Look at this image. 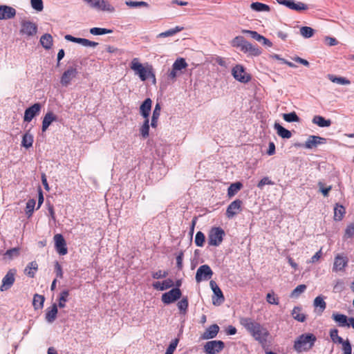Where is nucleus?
Returning a JSON list of instances; mask_svg holds the SVG:
<instances>
[{
    "label": "nucleus",
    "mask_w": 354,
    "mask_h": 354,
    "mask_svg": "<svg viewBox=\"0 0 354 354\" xmlns=\"http://www.w3.org/2000/svg\"><path fill=\"white\" fill-rule=\"evenodd\" d=\"M240 324L250 335L264 347L270 341V334L268 330L259 322L250 317H241Z\"/></svg>",
    "instance_id": "1"
},
{
    "label": "nucleus",
    "mask_w": 354,
    "mask_h": 354,
    "mask_svg": "<svg viewBox=\"0 0 354 354\" xmlns=\"http://www.w3.org/2000/svg\"><path fill=\"white\" fill-rule=\"evenodd\" d=\"M316 339L313 333L302 334L295 341L294 348L297 352L307 351L314 346Z\"/></svg>",
    "instance_id": "2"
},
{
    "label": "nucleus",
    "mask_w": 354,
    "mask_h": 354,
    "mask_svg": "<svg viewBox=\"0 0 354 354\" xmlns=\"http://www.w3.org/2000/svg\"><path fill=\"white\" fill-rule=\"evenodd\" d=\"M131 68L138 75L142 81H145L149 77L155 80V75L152 71V68H145L140 63L137 58H134L131 63Z\"/></svg>",
    "instance_id": "3"
},
{
    "label": "nucleus",
    "mask_w": 354,
    "mask_h": 354,
    "mask_svg": "<svg viewBox=\"0 0 354 354\" xmlns=\"http://www.w3.org/2000/svg\"><path fill=\"white\" fill-rule=\"evenodd\" d=\"M89 8L104 12L112 13L115 11L114 6L109 0H82Z\"/></svg>",
    "instance_id": "4"
},
{
    "label": "nucleus",
    "mask_w": 354,
    "mask_h": 354,
    "mask_svg": "<svg viewBox=\"0 0 354 354\" xmlns=\"http://www.w3.org/2000/svg\"><path fill=\"white\" fill-rule=\"evenodd\" d=\"M224 230L221 227H212L208 235V244L212 246H218L223 241Z\"/></svg>",
    "instance_id": "5"
},
{
    "label": "nucleus",
    "mask_w": 354,
    "mask_h": 354,
    "mask_svg": "<svg viewBox=\"0 0 354 354\" xmlns=\"http://www.w3.org/2000/svg\"><path fill=\"white\" fill-rule=\"evenodd\" d=\"M232 75L236 80L241 83L245 84L251 80V75L245 72V68L241 64H236L232 68Z\"/></svg>",
    "instance_id": "6"
},
{
    "label": "nucleus",
    "mask_w": 354,
    "mask_h": 354,
    "mask_svg": "<svg viewBox=\"0 0 354 354\" xmlns=\"http://www.w3.org/2000/svg\"><path fill=\"white\" fill-rule=\"evenodd\" d=\"M225 347V344L221 340H211L204 345V351L207 354H217Z\"/></svg>",
    "instance_id": "7"
},
{
    "label": "nucleus",
    "mask_w": 354,
    "mask_h": 354,
    "mask_svg": "<svg viewBox=\"0 0 354 354\" xmlns=\"http://www.w3.org/2000/svg\"><path fill=\"white\" fill-rule=\"evenodd\" d=\"M78 74V71L76 66H70L63 73L60 83L64 86H68L71 81L76 77Z\"/></svg>",
    "instance_id": "8"
},
{
    "label": "nucleus",
    "mask_w": 354,
    "mask_h": 354,
    "mask_svg": "<svg viewBox=\"0 0 354 354\" xmlns=\"http://www.w3.org/2000/svg\"><path fill=\"white\" fill-rule=\"evenodd\" d=\"M213 272L210 267L207 265L201 266L196 273V281L198 283L201 282L202 281H207L212 277Z\"/></svg>",
    "instance_id": "9"
},
{
    "label": "nucleus",
    "mask_w": 354,
    "mask_h": 354,
    "mask_svg": "<svg viewBox=\"0 0 354 354\" xmlns=\"http://www.w3.org/2000/svg\"><path fill=\"white\" fill-rule=\"evenodd\" d=\"M181 295V290L178 288H174L162 294V301L165 304H170L180 299Z\"/></svg>",
    "instance_id": "10"
},
{
    "label": "nucleus",
    "mask_w": 354,
    "mask_h": 354,
    "mask_svg": "<svg viewBox=\"0 0 354 354\" xmlns=\"http://www.w3.org/2000/svg\"><path fill=\"white\" fill-rule=\"evenodd\" d=\"M41 109V104L38 102L27 108L24 112V122H30L35 116L39 114Z\"/></svg>",
    "instance_id": "11"
},
{
    "label": "nucleus",
    "mask_w": 354,
    "mask_h": 354,
    "mask_svg": "<svg viewBox=\"0 0 354 354\" xmlns=\"http://www.w3.org/2000/svg\"><path fill=\"white\" fill-rule=\"evenodd\" d=\"M17 14L15 8L7 5L0 6V20L13 19Z\"/></svg>",
    "instance_id": "12"
},
{
    "label": "nucleus",
    "mask_w": 354,
    "mask_h": 354,
    "mask_svg": "<svg viewBox=\"0 0 354 354\" xmlns=\"http://www.w3.org/2000/svg\"><path fill=\"white\" fill-rule=\"evenodd\" d=\"M209 285L214 292V296L216 297L215 299L214 297H213V304L215 306L221 305L225 300L221 288L218 286V285L214 281H211Z\"/></svg>",
    "instance_id": "13"
},
{
    "label": "nucleus",
    "mask_w": 354,
    "mask_h": 354,
    "mask_svg": "<svg viewBox=\"0 0 354 354\" xmlns=\"http://www.w3.org/2000/svg\"><path fill=\"white\" fill-rule=\"evenodd\" d=\"M15 270H10L3 277L2 279V284L0 287V290L1 292L6 291L11 288L15 282Z\"/></svg>",
    "instance_id": "14"
},
{
    "label": "nucleus",
    "mask_w": 354,
    "mask_h": 354,
    "mask_svg": "<svg viewBox=\"0 0 354 354\" xmlns=\"http://www.w3.org/2000/svg\"><path fill=\"white\" fill-rule=\"evenodd\" d=\"M55 246L57 252L60 255H65L68 252L66 243L63 236L60 234L54 236Z\"/></svg>",
    "instance_id": "15"
},
{
    "label": "nucleus",
    "mask_w": 354,
    "mask_h": 354,
    "mask_svg": "<svg viewBox=\"0 0 354 354\" xmlns=\"http://www.w3.org/2000/svg\"><path fill=\"white\" fill-rule=\"evenodd\" d=\"M277 1L293 10L301 11L307 9V6L302 2H297L293 0H277Z\"/></svg>",
    "instance_id": "16"
},
{
    "label": "nucleus",
    "mask_w": 354,
    "mask_h": 354,
    "mask_svg": "<svg viewBox=\"0 0 354 354\" xmlns=\"http://www.w3.org/2000/svg\"><path fill=\"white\" fill-rule=\"evenodd\" d=\"M243 202L239 199L232 201L227 207L226 210V216L227 218H231L234 217L241 210Z\"/></svg>",
    "instance_id": "17"
},
{
    "label": "nucleus",
    "mask_w": 354,
    "mask_h": 354,
    "mask_svg": "<svg viewBox=\"0 0 354 354\" xmlns=\"http://www.w3.org/2000/svg\"><path fill=\"white\" fill-rule=\"evenodd\" d=\"M326 139L318 136H310L304 144L306 149H313L317 147L319 145L325 144Z\"/></svg>",
    "instance_id": "18"
},
{
    "label": "nucleus",
    "mask_w": 354,
    "mask_h": 354,
    "mask_svg": "<svg viewBox=\"0 0 354 354\" xmlns=\"http://www.w3.org/2000/svg\"><path fill=\"white\" fill-rule=\"evenodd\" d=\"M219 326L217 324L209 326L205 331L201 335L202 339H212L216 337L219 332Z\"/></svg>",
    "instance_id": "19"
},
{
    "label": "nucleus",
    "mask_w": 354,
    "mask_h": 354,
    "mask_svg": "<svg viewBox=\"0 0 354 354\" xmlns=\"http://www.w3.org/2000/svg\"><path fill=\"white\" fill-rule=\"evenodd\" d=\"M241 51L255 57L260 55L262 53L261 50L257 46H254L248 41H246V43L243 44Z\"/></svg>",
    "instance_id": "20"
},
{
    "label": "nucleus",
    "mask_w": 354,
    "mask_h": 354,
    "mask_svg": "<svg viewBox=\"0 0 354 354\" xmlns=\"http://www.w3.org/2000/svg\"><path fill=\"white\" fill-rule=\"evenodd\" d=\"M348 263L346 257L337 255L335 258L333 270L335 272L342 271L344 270Z\"/></svg>",
    "instance_id": "21"
},
{
    "label": "nucleus",
    "mask_w": 354,
    "mask_h": 354,
    "mask_svg": "<svg viewBox=\"0 0 354 354\" xmlns=\"http://www.w3.org/2000/svg\"><path fill=\"white\" fill-rule=\"evenodd\" d=\"M37 27L36 24H22L20 33L23 35L32 36L37 33Z\"/></svg>",
    "instance_id": "22"
},
{
    "label": "nucleus",
    "mask_w": 354,
    "mask_h": 354,
    "mask_svg": "<svg viewBox=\"0 0 354 354\" xmlns=\"http://www.w3.org/2000/svg\"><path fill=\"white\" fill-rule=\"evenodd\" d=\"M57 120V116L52 112L48 111L43 118L41 130L45 132L51 123Z\"/></svg>",
    "instance_id": "23"
},
{
    "label": "nucleus",
    "mask_w": 354,
    "mask_h": 354,
    "mask_svg": "<svg viewBox=\"0 0 354 354\" xmlns=\"http://www.w3.org/2000/svg\"><path fill=\"white\" fill-rule=\"evenodd\" d=\"M152 101L150 98H147L140 107V114L145 118H148L151 109Z\"/></svg>",
    "instance_id": "24"
},
{
    "label": "nucleus",
    "mask_w": 354,
    "mask_h": 354,
    "mask_svg": "<svg viewBox=\"0 0 354 354\" xmlns=\"http://www.w3.org/2000/svg\"><path fill=\"white\" fill-rule=\"evenodd\" d=\"M332 318L335 320V322L338 324V326L340 327L350 326V324H348L349 318H348L345 315L333 313Z\"/></svg>",
    "instance_id": "25"
},
{
    "label": "nucleus",
    "mask_w": 354,
    "mask_h": 354,
    "mask_svg": "<svg viewBox=\"0 0 354 354\" xmlns=\"http://www.w3.org/2000/svg\"><path fill=\"white\" fill-rule=\"evenodd\" d=\"M57 314V306L56 304H53L50 308L46 309V319L48 323H53Z\"/></svg>",
    "instance_id": "26"
},
{
    "label": "nucleus",
    "mask_w": 354,
    "mask_h": 354,
    "mask_svg": "<svg viewBox=\"0 0 354 354\" xmlns=\"http://www.w3.org/2000/svg\"><path fill=\"white\" fill-rule=\"evenodd\" d=\"M174 286V282L171 279H167L162 282L156 281L153 283V287L159 290H165L170 288Z\"/></svg>",
    "instance_id": "27"
},
{
    "label": "nucleus",
    "mask_w": 354,
    "mask_h": 354,
    "mask_svg": "<svg viewBox=\"0 0 354 354\" xmlns=\"http://www.w3.org/2000/svg\"><path fill=\"white\" fill-rule=\"evenodd\" d=\"M274 129L277 131L278 136L282 138L288 139L292 136L291 132L279 123L274 124Z\"/></svg>",
    "instance_id": "28"
},
{
    "label": "nucleus",
    "mask_w": 354,
    "mask_h": 354,
    "mask_svg": "<svg viewBox=\"0 0 354 354\" xmlns=\"http://www.w3.org/2000/svg\"><path fill=\"white\" fill-rule=\"evenodd\" d=\"M53 37L51 35L46 33L42 35L40 38V44L43 48L46 50H49L53 46Z\"/></svg>",
    "instance_id": "29"
},
{
    "label": "nucleus",
    "mask_w": 354,
    "mask_h": 354,
    "mask_svg": "<svg viewBox=\"0 0 354 354\" xmlns=\"http://www.w3.org/2000/svg\"><path fill=\"white\" fill-rule=\"evenodd\" d=\"M33 141V136L29 131H27L23 135L21 146L26 149H29L32 146Z\"/></svg>",
    "instance_id": "30"
},
{
    "label": "nucleus",
    "mask_w": 354,
    "mask_h": 354,
    "mask_svg": "<svg viewBox=\"0 0 354 354\" xmlns=\"http://www.w3.org/2000/svg\"><path fill=\"white\" fill-rule=\"evenodd\" d=\"M312 122L320 127H328L331 124L330 120H326L321 115L314 116Z\"/></svg>",
    "instance_id": "31"
},
{
    "label": "nucleus",
    "mask_w": 354,
    "mask_h": 354,
    "mask_svg": "<svg viewBox=\"0 0 354 354\" xmlns=\"http://www.w3.org/2000/svg\"><path fill=\"white\" fill-rule=\"evenodd\" d=\"M184 29V27L177 26L173 28H170L165 32H162L158 35V38H162V37H171L176 33L179 32L180 31L183 30Z\"/></svg>",
    "instance_id": "32"
},
{
    "label": "nucleus",
    "mask_w": 354,
    "mask_h": 354,
    "mask_svg": "<svg viewBox=\"0 0 354 354\" xmlns=\"http://www.w3.org/2000/svg\"><path fill=\"white\" fill-rule=\"evenodd\" d=\"M291 315L292 317L300 322H305L306 317L301 313V308L300 306H295L292 310Z\"/></svg>",
    "instance_id": "33"
},
{
    "label": "nucleus",
    "mask_w": 354,
    "mask_h": 354,
    "mask_svg": "<svg viewBox=\"0 0 354 354\" xmlns=\"http://www.w3.org/2000/svg\"><path fill=\"white\" fill-rule=\"evenodd\" d=\"M242 187L243 184L241 182L232 183L227 189V196L230 198L234 196Z\"/></svg>",
    "instance_id": "34"
},
{
    "label": "nucleus",
    "mask_w": 354,
    "mask_h": 354,
    "mask_svg": "<svg viewBox=\"0 0 354 354\" xmlns=\"http://www.w3.org/2000/svg\"><path fill=\"white\" fill-rule=\"evenodd\" d=\"M161 107L160 104L157 103L155 106V108L153 111L151 126L153 128H156L157 126L158 120L160 115Z\"/></svg>",
    "instance_id": "35"
},
{
    "label": "nucleus",
    "mask_w": 354,
    "mask_h": 354,
    "mask_svg": "<svg viewBox=\"0 0 354 354\" xmlns=\"http://www.w3.org/2000/svg\"><path fill=\"white\" fill-rule=\"evenodd\" d=\"M345 208L343 205L336 204L334 208V218L335 221H341L345 214Z\"/></svg>",
    "instance_id": "36"
},
{
    "label": "nucleus",
    "mask_w": 354,
    "mask_h": 354,
    "mask_svg": "<svg viewBox=\"0 0 354 354\" xmlns=\"http://www.w3.org/2000/svg\"><path fill=\"white\" fill-rule=\"evenodd\" d=\"M38 265L36 261L29 263L25 268L24 272L29 277H34L35 271L37 270Z\"/></svg>",
    "instance_id": "37"
},
{
    "label": "nucleus",
    "mask_w": 354,
    "mask_h": 354,
    "mask_svg": "<svg viewBox=\"0 0 354 354\" xmlns=\"http://www.w3.org/2000/svg\"><path fill=\"white\" fill-rule=\"evenodd\" d=\"M313 304L316 308H318L319 313H322L326 308V304L321 296H318L315 299Z\"/></svg>",
    "instance_id": "38"
},
{
    "label": "nucleus",
    "mask_w": 354,
    "mask_h": 354,
    "mask_svg": "<svg viewBox=\"0 0 354 354\" xmlns=\"http://www.w3.org/2000/svg\"><path fill=\"white\" fill-rule=\"evenodd\" d=\"M45 298L43 295L35 294L33 297L32 305L35 310L40 309L44 306Z\"/></svg>",
    "instance_id": "39"
},
{
    "label": "nucleus",
    "mask_w": 354,
    "mask_h": 354,
    "mask_svg": "<svg viewBox=\"0 0 354 354\" xmlns=\"http://www.w3.org/2000/svg\"><path fill=\"white\" fill-rule=\"evenodd\" d=\"M328 77L332 82L340 85H348L351 83V82L348 79L343 77H336L333 75H328Z\"/></svg>",
    "instance_id": "40"
},
{
    "label": "nucleus",
    "mask_w": 354,
    "mask_h": 354,
    "mask_svg": "<svg viewBox=\"0 0 354 354\" xmlns=\"http://www.w3.org/2000/svg\"><path fill=\"white\" fill-rule=\"evenodd\" d=\"M283 118L288 122H298L300 120L299 116L295 111L288 113H283Z\"/></svg>",
    "instance_id": "41"
},
{
    "label": "nucleus",
    "mask_w": 354,
    "mask_h": 354,
    "mask_svg": "<svg viewBox=\"0 0 354 354\" xmlns=\"http://www.w3.org/2000/svg\"><path fill=\"white\" fill-rule=\"evenodd\" d=\"M250 7L252 10L258 12H268L270 10L268 5L259 2L252 3Z\"/></svg>",
    "instance_id": "42"
},
{
    "label": "nucleus",
    "mask_w": 354,
    "mask_h": 354,
    "mask_svg": "<svg viewBox=\"0 0 354 354\" xmlns=\"http://www.w3.org/2000/svg\"><path fill=\"white\" fill-rule=\"evenodd\" d=\"M90 33L93 35H102L108 33H111L113 30L111 29L104 28H92L89 30Z\"/></svg>",
    "instance_id": "43"
},
{
    "label": "nucleus",
    "mask_w": 354,
    "mask_h": 354,
    "mask_svg": "<svg viewBox=\"0 0 354 354\" xmlns=\"http://www.w3.org/2000/svg\"><path fill=\"white\" fill-rule=\"evenodd\" d=\"M178 308L181 314L185 315L187 313L188 308V299L187 297H183L180 301H178Z\"/></svg>",
    "instance_id": "44"
},
{
    "label": "nucleus",
    "mask_w": 354,
    "mask_h": 354,
    "mask_svg": "<svg viewBox=\"0 0 354 354\" xmlns=\"http://www.w3.org/2000/svg\"><path fill=\"white\" fill-rule=\"evenodd\" d=\"M315 32L314 29L308 26H303L300 28V34L304 38H310L313 36Z\"/></svg>",
    "instance_id": "45"
},
{
    "label": "nucleus",
    "mask_w": 354,
    "mask_h": 354,
    "mask_svg": "<svg viewBox=\"0 0 354 354\" xmlns=\"http://www.w3.org/2000/svg\"><path fill=\"white\" fill-rule=\"evenodd\" d=\"M31 8L37 12H41L44 10L42 0H30Z\"/></svg>",
    "instance_id": "46"
},
{
    "label": "nucleus",
    "mask_w": 354,
    "mask_h": 354,
    "mask_svg": "<svg viewBox=\"0 0 354 354\" xmlns=\"http://www.w3.org/2000/svg\"><path fill=\"white\" fill-rule=\"evenodd\" d=\"M68 295H69V291L67 290H63L62 292H61V293L59 295V304H58V306L59 308L65 307V306H66L65 303L67 301V298H68Z\"/></svg>",
    "instance_id": "47"
},
{
    "label": "nucleus",
    "mask_w": 354,
    "mask_h": 354,
    "mask_svg": "<svg viewBox=\"0 0 354 354\" xmlns=\"http://www.w3.org/2000/svg\"><path fill=\"white\" fill-rule=\"evenodd\" d=\"M330 337L335 343L342 344L345 341L338 335V330L336 328L330 330Z\"/></svg>",
    "instance_id": "48"
},
{
    "label": "nucleus",
    "mask_w": 354,
    "mask_h": 354,
    "mask_svg": "<svg viewBox=\"0 0 354 354\" xmlns=\"http://www.w3.org/2000/svg\"><path fill=\"white\" fill-rule=\"evenodd\" d=\"M35 204L36 201L35 199H30L26 203V214L28 215V217L32 216L34 212Z\"/></svg>",
    "instance_id": "49"
},
{
    "label": "nucleus",
    "mask_w": 354,
    "mask_h": 354,
    "mask_svg": "<svg viewBox=\"0 0 354 354\" xmlns=\"http://www.w3.org/2000/svg\"><path fill=\"white\" fill-rule=\"evenodd\" d=\"M140 134L143 138H147L149 136V120L147 118L145 120L143 124L140 128Z\"/></svg>",
    "instance_id": "50"
},
{
    "label": "nucleus",
    "mask_w": 354,
    "mask_h": 354,
    "mask_svg": "<svg viewBox=\"0 0 354 354\" xmlns=\"http://www.w3.org/2000/svg\"><path fill=\"white\" fill-rule=\"evenodd\" d=\"M205 241V237L204 234L202 232L198 231L196 234V236H195V240H194L195 244L198 247H203L204 245Z\"/></svg>",
    "instance_id": "51"
},
{
    "label": "nucleus",
    "mask_w": 354,
    "mask_h": 354,
    "mask_svg": "<svg viewBox=\"0 0 354 354\" xmlns=\"http://www.w3.org/2000/svg\"><path fill=\"white\" fill-rule=\"evenodd\" d=\"M306 286L301 284L297 286L291 292V297L297 298L306 290Z\"/></svg>",
    "instance_id": "52"
},
{
    "label": "nucleus",
    "mask_w": 354,
    "mask_h": 354,
    "mask_svg": "<svg viewBox=\"0 0 354 354\" xmlns=\"http://www.w3.org/2000/svg\"><path fill=\"white\" fill-rule=\"evenodd\" d=\"M187 63L185 61L184 59L180 58L176 59L174 63L173 64L172 66L174 67V70L180 71L183 68H185L187 66Z\"/></svg>",
    "instance_id": "53"
},
{
    "label": "nucleus",
    "mask_w": 354,
    "mask_h": 354,
    "mask_svg": "<svg viewBox=\"0 0 354 354\" xmlns=\"http://www.w3.org/2000/svg\"><path fill=\"white\" fill-rule=\"evenodd\" d=\"M19 254V248H13L12 249L8 250L5 252L4 257L6 258H8L9 259H12L13 257H18Z\"/></svg>",
    "instance_id": "54"
},
{
    "label": "nucleus",
    "mask_w": 354,
    "mask_h": 354,
    "mask_svg": "<svg viewBox=\"0 0 354 354\" xmlns=\"http://www.w3.org/2000/svg\"><path fill=\"white\" fill-rule=\"evenodd\" d=\"M179 342V339L178 338H176L173 339L169 346L167 347L166 352L165 354H174V351L176 350L178 344Z\"/></svg>",
    "instance_id": "55"
},
{
    "label": "nucleus",
    "mask_w": 354,
    "mask_h": 354,
    "mask_svg": "<svg viewBox=\"0 0 354 354\" xmlns=\"http://www.w3.org/2000/svg\"><path fill=\"white\" fill-rule=\"evenodd\" d=\"M247 41L244 39V38L241 36L236 37L232 41V44L235 47H240L241 50H242V46Z\"/></svg>",
    "instance_id": "56"
},
{
    "label": "nucleus",
    "mask_w": 354,
    "mask_h": 354,
    "mask_svg": "<svg viewBox=\"0 0 354 354\" xmlns=\"http://www.w3.org/2000/svg\"><path fill=\"white\" fill-rule=\"evenodd\" d=\"M242 32L245 34L248 35L250 37H252V39H255L256 41H257L259 42L261 41V39H262L263 35H261L256 31L249 30H242Z\"/></svg>",
    "instance_id": "57"
},
{
    "label": "nucleus",
    "mask_w": 354,
    "mask_h": 354,
    "mask_svg": "<svg viewBox=\"0 0 354 354\" xmlns=\"http://www.w3.org/2000/svg\"><path fill=\"white\" fill-rule=\"evenodd\" d=\"M126 5L131 8H136L141 6H147V3L145 1H127Z\"/></svg>",
    "instance_id": "58"
},
{
    "label": "nucleus",
    "mask_w": 354,
    "mask_h": 354,
    "mask_svg": "<svg viewBox=\"0 0 354 354\" xmlns=\"http://www.w3.org/2000/svg\"><path fill=\"white\" fill-rule=\"evenodd\" d=\"M324 41L326 45L328 46H333L338 44V41L335 38L330 36H325L324 37Z\"/></svg>",
    "instance_id": "59"
},
{
    "label": "nucleus",
    "mask_w": 354,
    "mask_h": 354,
    "mask_svg": "<svg viewBox=\"0 0 354 354\" xmlns=\"http://www.w3.org/2000/svg\"><path fill=\"white\" fill-rule=\"evenodd\" d=\"M341 344H342V350L344 351V354L352 353V347L348 339L345 340Z\"/></svg>",
    "instance_id": "60"
},
{
    "label": "nucleus",
    "mask_w": 354,
    "mask_h": 354,
    "mask_svg": "<svg viewBox=\"0 0 354 354\" xmlns=\"http://www.w3.org/2000/svg\"><path fill=\"white\" fill-rule=\"evenodd\" d=\"M266 301L270 304L274 305L279 304V299L277 297H275L273 292H269L266 295Z\"/></svg>",
    "instance_id": "61"
},
{
    "label": "nucleus",
    "mask_w": 354,
    "mask_h": 354,
    "mask_svg": "<svg viewBox=\"0 0 354 354\" xmlns=\"http://www.w3.org/2000/svg\"><path fill=\"white\" fill-rule=\"evenodd\" d=\"M354 236V224L351 223L348 225L346 230H345V234L344 237L346 239L352 238Z\"/></svg>",
    "instance_id": "62"
},
{
    "label": "nucleus",
    "mask_w": 354,
    "mask_h": 354,
    "mask_svg": "<svg viewBox=\"0 0 354 354\" xmlns=\"http://www.w3.org/2000/svg\"><path fill=\"white\" fill-rule=\"evenodd\" d=\"M318 186L319 187L320 192L324 196H327L328 195L329 192L331 190L332 187L328 186L327 187H324V184L322 182L318 183Z\"/></svg>",
    "instance_id": "63"
},
{
    "label": "nucleus",
    "mask_w": 354,
    "mask_h": 354,
    "mask_svg": "<svg viewBox=\"0 0 354 354\" xmlns=\"http://www.w3.org/2000/svg\"><path fill=\"white\" fill-rule=\"evenodd\" d=\"M274 183L271 181L268 177L263 178L258 183L257 187L260 189H262L263 187L266 185H273Z\"/></svg>",
    "instance_id": "64"
}]
</instances>
